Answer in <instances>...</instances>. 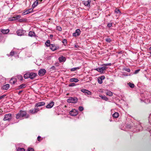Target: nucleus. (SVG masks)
<instances>
[{
  "mask_svg": "<svg viewBox=\"0 0 151 151\" xmlns=\"http://www.w3.org/2000/svg\"><path fill=\"white\" fill-rule=\"evenodd\" d=\"M29 114H27L26 111H22L20 110L19 112L16 114V118L19 119L22 118H28L29 117Z\"/></svg>",
  "mask_w": 151,
  "mask_h": 151,
  "instance_id": "f257e3e1",
  "label": "nucleus"
},
{
  "mask_svg": "<svg viewBox=\"0 0 151 151\" xmlns=\"http://www.w3.org/2000/svg\"><path fill=\"white\" fill-rule=\"evenodd\" d=\"M78 99L77 98L74 97H69V99L67 100V101L69 103H76L77 102Z\"/></svg>",
  "mask_w": 151,
  "mask_h": 151,
  "instance_id": "f03ea898",
  "label": "nucleus"
},
{
  "mask_svg": "<svg viewBox=\"0 0 151 151\" xmlns=\"http://www.w3.org/2000/svg\"><path fill=\"white\" fill-rule=\"evenodd\" d=\"M12 115L11 114H6L4 116V117L3 119L4 121H9L12 119Z\"/></svg>",
  "mask_w": 151,
  "mask_h": 151,
  "instance_id": "7ed1b4c3",
  "label": "nucleus"
},
{
  "mask_svg": "<svg viewBox=\"0 0 151 151\" xmlns=\"http://www.w3.org/2000/svg\"><path fill=\"white\" fill-rule=\"evenodd\" d=\"M70 114L72 116H76L78 114V111L77 110L73 109L69 112Z\"/></svg>",
  "mask_w": 151,
  "mask_h": 151,
  "instance_id": "20e7f679",
  "label": "nucleus"
},
{
  "mask_svg": "<svg viewBox=\"0 0 151 151\" xmlns=\"http://www.w3.org/2000/svg\"><path fill=\"white\" fill-rule=\"evenodd\" d=\"M26 31L22 29H19L17 32V35L18 36H22L24 35Z\"/></svg>",
  "mask_w": 151,
  "mask_h": 151,
  "instance_id": "39448f33",
  "label": "nucleus"
},
{
  "mask_svg": "<svg viewBox=\"0 0 151 151\" xmlns=\"http://www.w3.org/2000/svg\"><path fill=\"white\" fill-rule=\"evenodd\" d=\"M46 72V70L45 69H41L38 71V74L39 76H42L45 75Z\"/></svg>",
  "mask_w": 151,
  "mask_h": 151,
  "instance_id": "423d86ee",
  "label": "nucleus"
},
{
  "mask_svg": "<svg viewBox=\"0 0 151 151\" xmlns=\"http://www.w3.org/2000/svg\"><path fill=\"white\" fill-rule=\"evenodd\" d=\"M50 48L51 50L54 51L58 49L59 47L58 46H56L55 44H52L50 45Z\"/></svg>",
  "mask_w": 151,
  "mask_h": 151,
  "instance_id": "0eeeda50",
  "label": "nucleus"
},
{
  "mask_svg": "<svg viewBox=\"0 0 151 151\" xmlns=\"http://www.w3.org/2000/svg\"><path fill=\"white\" fill-rule=\"evenodd\" d=\"M39 111V109H38L35 108L29 110V112L30 113L34 114L37 113Z\"/></svg>",
  "mask_w": 151,
  "mask_h": 151,
  "instance_id": "6e6552de",
  "label": "nucleus"
},
{
  "mask_svg": "<svg viewBox=\"0 0 151 151\" xmlns=\"http://www.w3.org/2000/svg\"><path fill=\"white\" fill-rule=\"evenodd\" d=\"M81 31L79 29H77L75 33H73V36L76 37L80 34Z\"/></svg>",
  "mask_w": 151,
  "mask_h": 151,
  "instance_id": "1a4fd4ad",
  "label": "nucleus"
},
{
  "mask_svg": "<svg viewBox=\"0 0 151 151\" xmlns=\"http://www.w3.org/2000/svg\"><path fill=\"white\" fill-rule=\"evenodd\" d=\"M81 91L84 93L85 95H91V92L86 89H82L81 90Z\"/></svg>",
  "mask_w": 151,
  "mask_h": 151,
  "instance_id": "9d476101",
  "label": "nucleus"
},
{
  "mask_svg": "<svg viewBox=\"0 0 151 151\" xmlns=\"http://www.w3.org/2000/svg\"><path fill=\"white\" fill-rule=\"evenodd\" d=\"M45 103L44 102H40L36 103L35 104V107H38L41 106L45 105Z\"/></svg>",
  "mask_w": 151,
  "mask_h": 151,
  "instance_id": "9b49d317",
  "label": "nucleus"
},
{
  "mask_svg": "<svg viewBox=\"0 0 151 151\" xmlns=\"http://www.w3.org/2000/svg\"><path fill=\"white\" fill-rule=\"evenodd\" d=\"M29 78L32 79L37 76V74L34 73H29Z\"/></svg>",
  "mask_w": 151,
  "mask_h": 151,
  "instance_id": "f8f14e48",
  "label": "nucleus"
},
{
  "mask_svg": "<svg viewBox=\"0 0 151 151\" xmlns=\"http://www.w3.org/2000/svg\"><path fill=\"white\" fill-rule=\"evenodd\" d=\"M54 104V102L53 101H51L46 106V108L47 109H50L52 108Z\"/></svg>",
  "mask_w": 151,
  "mask_h": 151,
  "instance_id": "ddd939ff",
  "label": "nucleus"
},
{
  "mask_svg": "<svg viewBox=\"0 0 151 151\" xmlns=\"http://www.w3.org/2000/svg\"><path fill=\"white\" fill-rule=\"evenodd\" d=\"M17 81V79L16 78H11L10 80V83H11L14 84Z\"/></svg>",
  "mask_w": 151,
  "mask_h": 151,
  "instance_id": "4468645a",
  "label": "nucleus"
},
{
  "mask_svg": "<svg viewBox=\"0 0 151 151\" xmlns=\"http://www.w3.org/2000/svg\"><path fill=\"white\" fill-rule=\"evenodd\" d=\"M9 84H7L3 86L1 88V89L3 90H7L9 88Z\"/></svg>",
  "mask_w": 151,
  "mask_h": 151,
  "instance_id": "2eb2a0df",
  "label": "nucleus"
},
{
  "mask_svg": "<svg viewBox=\"0 0 151 151\" xmlns=\"http://www.w3.org/2000/svg\"><path fill=\"white\" fill-rule=\"evenodd\" d=\"M58 60L60 62H61L65 61L66 60V58H65L62 56L58 58Z\"/></svg>",
  "mask_w": 151,
  "mask_h": 151,
  "instance_id": "dca6fc26",
  "label": "nucleus"
},
{
  "mask_svg": "<svg viewBox=\"0 0 151 151\" xmlns=\"http://www.w3.org/2000/svg\"><path fill=\"white\" fill-rule=\"evenodd\" d=\"M1 31L3 34H7L9 32V29H1Z\"/></svg>",
  "mask_w": 151,
  "mask_h": 151,
  "instance_id": "f3484780",
  "label": "nucleus"
},
{
  "mask_svg": "<svg viewBox=\"0 0 151 151\" xmlns=\"http://www.w3.org/2000/svg\"><path fill=\"white\" fill-rule=\"evenodd\" d=\"M28 35L29 36L31 37L36 36L35 32H32L31 31L29 32Z\"/></svg>",
  "mask_w": 151,
  "mask_h": 151,
  "instance_id": "a211bd4d",
  "label": "nucleus"
},
{
  "mask_svg": "<svg viewBox=\"0 0 151 151\" xmlns=\"http://www.w3.org/2000/svg\"><path fill=\"white\" fill-rule=\"evenodd\" d=\"M79 81L78 80L77 78H73L70 79V82H77Z\"/></svg>",
  "mask_w": 151,
  "mask_h": 151,
  "instance_id": "6ab92c4d",
  "label": "nucleus"
},
{
  "mask_svg": "<svg viewBox=\"0 0 151 151\" xmlns=\"http://www.w3.org/2000/svg\"><path fill=\"white\" fill-rule=\"evenodd\" d=\"M99 96L101 98L105 100V101H107L108 100V98H107V97H106L104 95L103 96L102 95H100Z\"/></svg>",
  "mask_w": 151,
  "mask_h": 151,
  "instance_id": "aec40b11",
  "label": "nucleus"
},
{
  "mask_svg": "<svg viewBox=\"0 0 151 151\" xmlns=\"http://www.w3.org/2000/svg\"><path fill=\"white\" fill-rule=\"evenodd\" d=\"M38 4V0H37L32 5V7L33 8L35 7Z\"/></svg>",
  "mask_w": 151,
  "mask_h": 151,
  "instance_id": "412c9836",
  "label": "nucleus"
},
{
  "mask_svg": "<svg viewBox=\"0 0 151 151\" xmlns=\"http://www.w3.org/2000/svg\"><path fill=\"white\" fill-rule=\"evenodd\" d=\"M119 116V113L118 112H115L112 115V116L114 118H117Z\"/></svg>",
  "mask_w": 151,
  "mask_h": 151,
  "instance_id": "4be33fe9",
  "label": "nucleus"
},
{
  "mask_svg": "<svg viewBox=\"0 0 151 151\" xmlns=\"http://www.w3.org/2000/svg\"><path fill=\"white\" fill-rule=\"evenodd\" d=\"M29 73H27L24 75V77L25 79H27L29 78Z\"/></svg>",
  "mask_w": 151,
  "mask_h": 151,
  "instance_id": "5701e85b",
  "label": "nucleus"
},
{
  "mask_svg": "<svg viewBox=\"0 0 151 151\" xmlns=\"http://www.w3.org/2000/svg\"><path fill=\"white\" fill-rule=\"evenodd\" d=\"M94 70L101 73H103V72L101 68H97L94 69Z\"/></svg>",
  "mask_w": 151,
  "mask_h": 151,
  "instance_id": "b1692460",
  "label": "nucleus"
},
{
  "mask_svg": "<svg viewBox=\"0 0 151 151\" xmlns=\"http://www.w3.org/2000/svg\"><path fill=\"white\" fill-rule=\"evenodd\" d=\"M106 94L109 96H111L113 95V93L111 91H108L106 93Z\"/></svg>",
  "mask_w": 151,
  "mask_h": 151,
  "instance_id": "393cba45",
  "label": "nucleus"
},
{
  "mask_svg": "<svg viewBox=\"0 0 151 151\" xmlns=\"http://www.w3.org/2000/svg\"><path fill=\"white\" fill-rule=\"evenodd\" d=\"M25 87H26L25 84H22V85H21L19 86L18 87L19 88L17 89H20V88H24Z\"/></svg>",
  "mask_w": 151,
  "mask_h": 151,
  "instance_id": "a878e982",
  "label": "nucleus"
},
{
  "mask_svg": "<svg viewBox=\"0 0 151 151\" xmlns=\"http://www.w3.org/2000/svg\"><path fill=\"white\" fill-rule=\"evenodd\" d=\"M45 44L47 47L50 46V41L49 40H47L45 42Z\"/></svg>",
  "mask_w": 151,
  "mask_h": 151,
  "instance_id": "bb28decb",
  "label": "nucleus"
},
{
  "mask_svg": "<svg viewBox=\"0 0 151 151\" xmlns=\"http://www.w3.org/2000/svg\"><path fill=\"white\" fill-rule=\"evenodd\" d=\"M128 84L129 85V86L131 88H133L134 87V84L130 82L128 83Z\"/></svg>",
  "mask_w": 151,
  "mask_h": 151,
  "instance_id": "cd10ccee",
  "label": "nucleus"
},
{
  "mask_svg": "<svg viewBox=\"0 0 151 151\" xmlns=\"http://www.w3.org/2000/svg\"><path fill=\"white\" fill-rule=\"evenodd\" d=\"M84 5L87 6H89L90 5V2L88 1H87L85 2L84 4Z\"/></svg>",
  "mask_w": 151,
  "mask_h": 151,
  "instance_id": "c85d7f7f",
  "label": "nucleus"
},
{
  "mask_svg": "<svg viewBox=\"0 0 151 151\" xmlns=\"http://www.w3.org/2000/svg\"><path fill=\"white\" fill-rule=\"evenodd\" d=\"M30 13V12H29V11H28V10H27V11L24 12L22 13V15H25V14H28Z\"/></svg>",
  "mask_w": 151,
  "mask_h": 151,
  "instance_id": "c756f323",
  "label": "nucleus"
},
{
  "mask_svg": "<svg viewBox=\"0 0 151 151\" xmlns=\"http://www.w3.org/2000/svg\"><path fill=\"white\" fill-rule=\"evenodd\" d=\"M98 83L99 84H101L103 83L102 80L99 78H98Z\"/></svg>",
  "mask_w": 151,
  "mask_h": 151,
  "instance_id": "7c9ffc66",
  "label": "nucleus"
},
{
  "mask_svg": "<svg viewBox=\"0 0 151 151\" xmlns=\"http://www.w3.org/2000/svg\"><path fill=\"white\" fill-rule=\"evenodd\" d=\"M17 151H25V149L23 148H18L17 149Z\"/></svg>",
  "mask_w": 151,
  "mask_h": 151,
  "instance_id": "2f4dec72",
  "label": "nucleus"
},
{
  "mask_svg": "<svg viewBox=\"0 0 151 151\" xmlns=\"http://www.w3.org/2000/svg\"><path fill=\"white\" fill-rule=\"evenodd\" d=\"M106 41L108 42H110L111 41V40L110 38H107L105 39Z\"/></svg>",
  "mask_w": 151,
  "mask_h": 151,
  "instance_id": "473e14b6",
  "label": "nucleus"
},
{
  "mask_svg": "<svg viewBox=\"0 0 151 151\" xmlns=\"http://www.w3.org/2000/svg\"><path fill=\"white\" fill-rule=\"evenodd\" d=\"M79 69V67H77V68H72L71 69V71H74L75 70H76L77 69Z\"/></svg>",
  "mask_w": 151,
  "mask_h": 151,
  "instance_id": "72a5a7b5",
  "label": "nucleus"
},
{
  "mask_svg": "<svg viewBox=\"0 0 151 151\" xmlns=\"http://www.w3.org/2000/svg\"><path fill=\"white\" fill-rule=\"evenodd\" d=\"M115 12L117 13V14H118V13H121V12L119 10V9H116L115 10Z\"/></svg>",
  "mask_w": 151,
  "mask_h": 151,
  "instance_id": "f704fd0d",
  "label": "nucleus"
},
{
  "mask_svg": "<svg viewBox=\"0 0 151 151\" xmlns=\"http://www.w3.org/2000/svg\"><path fill=\"white\" fill-rule=\"evenodd\" d=\"M16 20H17V19H16L15 16H14L10 19V21H14Z\"/></svg>",
  "mask_w": 151,
  "mask_h": 151,
  "instance_id": "c9c22d12",
  "label": "nucleus"
},
{
  "mask_svg": "<svg viewBox=\"0 0 151 151\" xmlns=\"http://www.w3.org/2000/svg\"><path fill=\"white\" fill-rule=\"evenodd\" d=\"M18 78L21 81H22L23 79L22 76L21 75H19L18 76Z\"/></svg>",
  "mask_w": 151,
  "mask_h": 151,
  "instance_id": "e433bc0d",
  "label": "nucleus"
},
{
  "mask_svg": "<svg viewBox=\"0 0 151 151\" xmlns=\"http://www.w3.org/2000/svg\"><path fill=\"white\" fill-rule=\"evenodd\" d=\"M111 63H108V64H104L102 65V66H111Z\"/></svg>",
  "mask_w": 151,
  "mask_h": 151,
  "instance_id": "4c0bfd02",
  "label": "nucleus"
},
{
  "mask_svg": "<svg viewBox=\"0 0 151 151\" xmlns=\"http://www.w3.org/2000/svg\"><path fill=\"white\" fill-rule=\"evenodd\" d=\"M124 69L125 70L127 71V72H129L130 71V70L129 68H124Z\"/></svg>",
  "mask_w": 151,
  "mask_h": 151,
  "instance_id": "58836bf2",
  "label": "nucleus"
},
{
  "mask_svg": "<svg viewBox=\"0 0 151 151\" xmlns=\"http://www.w3.org/2000/svg\"><path fill=\"white\" fill-rule=\"evenodd\" d=\"M42 138L40 136H38L37 138V140L39 141L40 142L41 140H42Z\"/></svg>",
  "mask_w": 151,
  "mask_h": 151,
  "instance_id": "ea45409f",
  "label": "nucleus"
},
{
  "mask_svg": "<svg viewBox=\"0 0 151 151\" xmlns=\"http://www.w3.org/2000/svg\"><path fill=\"white\" fill-rule=\"evenodd\" d=\"M79 110L80 111H82L83 110V108L81 106H80L79 107Z\"/></svg>",
  "mask_w": 151,
  "mask_h": 151,
  "instance_id": "a19ab883",
  "label": "nucleus"
},
{
  "mask_svg": "<svg viewBox=\"0 0 151 151\" xmlns=\"http://www.w3.org/2000/svg\"><path fill=\"white\" fill-rule=\"evenodd\" d=\"M101 68L103 71H104L106 70V69L107 68L105 66H104L103 67H101Z\"/></svg>",
  "mask_w": 151,
  "mask_h": 151,
  "instance_id": "79ce46f5",
  "label": "nucleus"
},
{
  "mask_svg": "<svg viewBox=\"0 0 151 151\" xmlns=\"http://www.w3.org/2000/svg\"><path fill=\"white\" fill-rule=\"evenodd\" d=\"M14 53L15 52L14 51H12L10 52L9 55L10 56H13L14 55Z\"/></svg>",
  "mask_w": 151,
  "mask_h": 151,
  "instance_id": "37998d69",
  "label": "nucleus"
},
{
  "mask_svg": "<svg viewBox=\"0 0 151 151\" xmlns=\"http://www.w3.org/2000/svg\"><path fill=\"white\" fill-rule=\"evenodd\" d=\"M57 29L59 31H61L62 30L61 27L60 26H57Z\"/></svg>",
  "mask_w": 151,
  "mask_h": 151,
  "instance_id": "c03bdc74",
  "label": "nucleus"
},
{
  "mask_svg": "<svg viewBox=\"0 0 151 151\" xmlns=\"http://www.w3.org/2000/svg\"><path fill=\"white\" fill-rule=\"evenodd\" d=\"M16 18V19H20L21 18V16L18 15H17L16 16H15Z\"/></svg>",
  "mask_w": 151,
  "mask_h": 151,
  "instance_id": "a18cd8bd",
  "label": "nucleus"
},
{
  "mask_svg": "<svg viewBox=\"0 0 151 151\" xmlns=\"http://www.w3.org/2000/svg\"><path fill=\"white\" fill-rule=\"evenodd\" d=\"M62 42L64 44H67V41L66 40V39H64L62 41Z\"/></svg>",
  "mask_w": 151,
  "mask_h": 151,
  "instance_id": "49530a36",
  "label": "nucleus"
},
{
  "mask_svg": "<svg viewBox=\"0 0 151 151\" xmlns=\"http://www.w3.org/2000/svg\"><path fill=\"white\" fill-rule=\"evenodd\" d=\"M27 151H34V150L32 148H29L28 149Z\"/></svg>",
  "mask_w": 151,
  "mask_h": 151,
  "instance_id": "de8ad7c7",
  "label": "nucleus"
},
{
  "mask_svg": "<svg viewBox=\"0 0 151 151\" xmlns=\"http://www.w3.org/2000/svg\"><path fill=\"white\" fill-rule=\"evenodd\" d=\"M75 86V83H70L69 85V86Z\"/></svg>",
  "mask_w": 151,
  "mask_h": 151,
  "instance_id": "09e8293b",
  "label": "nucleus"
},
{
  "mask_svg": "<svg viewBox=\"0 0 151 151\" xmlns=\"http://www.w3.org/2000/svg\"><path fill=\"white\" fill-rule=\"evenodd\" d=\"M140 70L139 69L136 70L134 72V74H136L137 73L139 72Z\"/></svg>",
  "mask_w": 151,
  "mask_h": 151,
  "instance_id": "8fccbe9b",
  "label": "nucleus"
},
{
  "mask_svg": "<svg viewBox=\"0 0 151 151\" xmlns=\"http://www.w3.org/2000/svg\"><path fill=\"white\" fill-rule=\"evenodd\" d=\"M112 26V24L111 23H109L107 25V26L109 27H111Z\"/></svg>",
  "mask_w": 151,
  "mask_h": 151,
  "instance_id": "3c124183",
  "label": "nucleus"
},
{
  "mask_svg": "<svg viewBox=\"0 0 151 151\" xmlns=\"http://www.w3.org/2000/svg\"><path fill=\"white\" fill-rule=\"evenodd\" d=\"M99 78H100L102 80H104L105 78V77L104 76H102L101 77H99Z\"/></svg>",
  "mask_w": 151,
  "mask_h": 151,
  "instance_id": "603ef678",
  "label": "nucleus"
},
{
  "mask_svg": "<svg viewBox=\"0 0 151 151\" xmlns=\"http://www.w3.org/2000/svg\"><path fill=\"white\" fill-rule=\"evenodd\" d=\"M29 12H30V13L32 12L33 11V9H29L27 10Z\"/></svg>",
  "mask_w": 151,
  "mask_h": 151,
  "instance_id": "864d4df0",
  "label": "nucleus"
},
{
  "mask_svg": "<svg viewBox=\"0 0 151 151\" xmlns=\"http://www.w3.org/2000/svg\"><path fill=\"white\" fill-rule=\"evenodd\" d=\"M5 96H6V95H3L1 96H0V99L4 98Z\"/></svg>",
  "mask_w": 151,
  "mask_h": 151,
  "instance_id": "5fc2aeb1",
  "label": "nucleus"
},
{
  "mask_svg": "<svg viewBox=\"0 0 151 151\" xmlns=\"http://www.w3.org/2000/svg\"><path fill=\"white\" fill-rule=\"evenodd\" d=\"M51 69H52L53 70H54L55 69V67L54 66H52L51 68Z\"/></svg>",
  "mask_w": 151,
  "mask_h": 151,
  "instance_id": "6e6d98bb",
  "label": "nucleus"
},
{
  "mask_svg": "<svg viewBox=\"0 0 151 151\" xmlns=\"http://www.w3.org/2000/svg\"><path fill=\"white\" fill-rule=\"evenodd\" d=\"M22 91H19V92H18V94L19 95H20V94L21 93V92H22Z\"/></svg>",
  "mask_w": 151,
  "mask_h": 151,
  "instance_id": "4d7b16f0",
  "label": "nucleus"
},
{
  "mask_svg": "<svg viewBox=\"0 0 151 151\" xmlns=\"http://www.w3.org/2000/svg\"><path fill=\"white\" fill-rule=\"evenodd\" d=\"M3 112L2 110L1 109H0V112L1 113V112Z\"/></svg>",
  "mask_w": 151,
  "mask_h": 151,
  "instance_id": "13d9d810",
  "label": "nucleus"
},
{
  "mask_svg": "<svg viewBox=\"0 0 151 151\" xmlns=\"http://www.w3.org/2000/svg\"><path fill=\"white\" fill-rule=\"evenodd\" d=\"M38 0L40 2H40H41L42 1V0Z\"/></svg>",
  "mask_w": 151,
  "mask_h": 151,
  "instance_id": "bf43d9fd",
  "label": "nucleus"
},
{
  "mask_svg": "<svg viewBox=\"0 0 151 151\" xmlns=\"http://www.w3.org/2000/svg\"><path fill=\"white\" fill-rule=\"evenodd\" d=\"M53 37L52 35H50V37Z\"/></svg>",
  "mask_w": 151,
  "mask_h": 151,
  "instance_id": "052dcab7",
  "label": "nucleus"
},
{
  "mask_svg": "<svg viewBox=\"0 0 151 151\" xmlns=\"http://www.w3.org/2000/svg\"><path fill=\"white\" fill-rule=\"evenodd\" d=\"M75 47H77V45H75Z\"/></svg>",
  "mask_w": 151,
  "mask_h": 151,
  "instance_id": "680f3d73",
  "label": "nucleus"
},
{
  "mask_svg": "<svg viewBox=\"0 0 151 151\" xmlns=\"http://www.w3.org/2000/svg\"><path fill=\"white\" fill-rule=\"evenodd\" d=\"M149 49L151 50V47L149 48Z\"/></svg>",
  "mask_w": 151,
  "mask_h": 151,
  "instance_id": "e2e57ef3",
  "label": "nucleus"
}]
</instances>
